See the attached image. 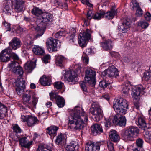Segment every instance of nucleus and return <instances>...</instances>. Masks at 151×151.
<instances>
[{
  "label": "nucleus",
  "instance_id": "nucleus-1",
  "mask_svg": "<svg viewBox=\"0 0 151 151\" xmlns=\"http://www.w3.org/2000/svg\"><path fill=\"white\" fill-rule=\"evenodd\" d=\"M88 117L81 107L76 106L72 110L69 117L68 129L72 130H80L86 126Z\"/></svg>",
  "mask_w": 151,
  "mask_h": 151
},
{
  "label": "nucleus",
  "instance_id": "nucleus-2",
  "mask_svg": "<svg viewBox=\"0 0 151 151\" xmlns=\"http://www.w3.org/2000/svg\"><path fill=\"white\" fill-rule=\"evenodd\" d=\"M53 16L49 13L44 12L41 18L37 19L36 21L37 26L33 27V29L37 32L40 31L36 35V38L41 37L44 34L46 28V26L47 24L51 22L53 20Z\"/></svg>",
  "mask_w": 151,
  "mask_h": 151
},
{
  "label": "nucleus",
  "instance_id": "nucleus-3",
  "mask_svg": "<svg viewBox=\"0 0 151 151\" xmlns=\"http://www.w3.org/2000/svg\"><path fill=\"white\" fill-rule=\"evenodd\" d=\"M36 93L30 90H26L23 96L24 105L28 108L32 109L36 108L38 99L35 96Z\"/></svg>",
  "mask_w": 151,
  "mask_h": 151
},
{
  "label": "nucleus",
  "instance_id": "nucleus-4",
  "mask_svg": "<svg viewBox=\"0 0 151 151\" xmlns=\"http://www.w3.org/2000/svg\"><path fill=\"white\" fill-rule=\"evenodd\" d=\"M139 129L137 127L131 126L122 131L121 135L125 141H133L139 134Z\"/></svg>",
  "mask_w": 151,
  "mask_h": 151
},
{
  "label": "nucleus",
  "instance_id": "nucleus-5",
  "mask_svg": "<svg viewBox=\"0 0 151 151\" xmlns=\"http://www.w3.org/2000/svg\"><path fill=\"white\" fill-rule=\"evenodd\" d=\"M113 107L117 114L124 115L126 114L127 109H129V105L126 99L121 98L114 102Z\"/></svg>",
  "mask_w": 151,
  "mask_h": 151
},
{
  "label": "nucleus",
  "instance_id": "nucleus-6",
  "mask_svg": "<svg viewBox=\"0 0 151 151\" xmlns=\"http://www.w3.org/2000/svg\"><path fill=\"white\" fill-rule=\"evenodd\" d=\"M90 113L92 115L93 119L98 121L102 117V111L97 102H93L90 109Z\"/></svg>",
  "mask_w": 151,
  "mask_h": 151
},
{
  "label": "nucleus",
  "instance_id": "nucleus-7",
  "mask_svg": "<svg viewBox=\"0 0 151 151\" xmlns=\"http://www.w3.org/2000/svg\"><path fill=\"white\" fill-rule=\"evenodd\" d=\"M46 45L48 50L52 52L57 51L58 47L60 45V42L57 38H48Z\"/></svg>",
  "mask_w": 151,
  "mask_h": 151
},
{
  "label": "nucleus",
  "instance_id": "nucleus-8",
  "mask_svg": "<svg viewBox=\"0 0 151 151\" xmlns=\"http://www.w3.org/2000/svg\"><path fill=\"white\" fill-rule=\"evenodd\" d=\"M85 73V79L86 83H88L90 85L94 86L96 83V72L92 69L88 68L86 70Z\"/></svg>",
  "mask_w": 151,
  "mask_h": 151
},
{
  "label": "nucleus",
  "instance_id": "nucleus-9",
  "mask_svg": "<svg viewBox=\"0 0 151 151\" xmlns=\"http://www.w3.org/2000/svg\"><path fill=\"white\" fill-rule=\"evenodd\" d=\"M119 73L117 69L114 66L112 65L109 66L107 69L102 72L101 76L103 79L106 80V78H107L108 77H116L118 76Z\"/></svg>",
  "mask_w": 151,
  "mask_h": 151
},
{
  "label": "nucleus",
  "instance_id": "nucleus-10",
  "mask_svg": "<svg viewBox=\"0 0 151 151\" xmlns=\"http://www.w3.org/2000/svg\"><path fill=\"white\" fill-rule=\"evenodd\" d=\"M131 95L132 98L136 100L139 99L140 94L143 95L145 92V89L142 86L133 87L132 88Z\"/></svg>",
  "mask_w": 151,
  "mask_h": 151
},
{
  "label": "nucleus",
  "instance_id": "nucleus-11",
  "mask_svg": "<svg viewBox=\"0 0 151 151\" xmlns=\"http://www.w3.org/2000/svg\"><path fill=\"white\" fill-rule=\"evenodd\" d=\"M78 75L74 70H70L66 72L65 74L64 79L67 83L75 82L78 81Z\"/></svg>",
  "mask_w": 151,
  "mask_h": 151
},
{
  "label": "nucleus",
  "instance_id": "nucleus-12",
  "mask_svg": "<svg viewBox=\"0 0 151 151\" xmlns=\"http://www.w3.org/2000/svg\"><path fill=\"white\" fill-rule=\"evenodd\" d=\"M16 90L18 95H21L24 93L25 88V81L22 78H18L16 81Z\"/></svg>",
  "mask_w": 151,
  "mask_h": 151
},
{
  "label": "nucleus",
  "instance_id": "nucleus-13",
  "mask_svg": "<svg viewBox=\"0 0 151 151\" xmlns=\"http://www.w3.org/2000/svg\"><path fill=\"white\" fill-rule=\"evenodd\" d=\"M116 114L113 118L112 122L113 124L122 127H124L126 123V119L124 116Z\"/></svg>",
  "mask_w": 151,
  "mask_h": 151
},
{
  "label": "nucleus",
  "instance_id": "nucleus-14",
  "mask_svg": "<svg viewBox=\"0 0 151 151\" xmlns=\"http://www.w3.org/2000/svg\"><path fill=\"white\" fill-rule=\"evenodd\" d=\"M50 98L52 101H54V99L56 100V104L59 107L62 108L64 106L65 100L62 97L53 93L50 95Z\"/></svg>",
  "mask_w": 151,
  "mask_h": 151
},
{
  "label": "nucleus",
  "instance_id": "nucleus-15",
  "mask_svg": "<svg viewBox=\"0 0 151 151\" xmlns=\"http://www.w3.org/2000/svg\"><path fill=\"white\" fill-rule=\"evenodd\" d=\"M25 2V0H13V4L15 11L17 12L22 11Z\"/></svg>",
  "mask_w": 151,
  "mask_h": 151
},
{
  "label": "nucleus",
  "instance_id": "nucleus-16",
  "mask_svg": "<svg viewBox=\"0 0 151 151\" xmlns=\"http://www.w3.org/2000/svg\"><path fill=\"white\" fill-rule=\"evenodd\" d=\"M12 49L8 48L3 50L0 54V59L2 62H7L10 60V53Z\"/></svg>",
  "mask_w": 151,
  "mask_h": 151
},
{
  "label": "nucleus",
  "instance_id": "nucleus-17",
  "mask_svg": "<svg viewBox=\"0 0 151 151\" xmlns=\"http://www.w3.org/2000/svg\"><path fill=\"white\" fill-rule=\"evenodd\" d=\"M131 23V22L129 19L124 20L122 24L118 27L119 32L122 33L126 32L127 29L130 27Z\"/></svg>",
  "mask_w": 151,
  "mask_h": 151
},
{
  "label": "nucleus",
  "instance_id": "nucleus-18",
  "mask_svg": "<svg viewBox=\"0 0 151 151\" xmlns=\"http://www.w3.org/2000/svg\"><path fill=\"white\" fill-rule=\"evenodd\" d=\"M56 65L61 68H63L65 64L67 62V58L60 55H56Z\"/></svg>",
  "mask_w": 151,
  "mask_h": 151
},
{
  "label": "nucleus",
  "instance_id": "nucleus-19",
  "mask_svg": "<svg viewBox=\"0 0 151 151\" xmlns=\"http://www.w3.org/2000/svg\"><path fill=\"white\" fill-rule=\"evenodd\" d=\"M100 44L101 47L106 50L111 49L113 46L112 41L109 39L104 40Z\"/></svg>",
  "mask_w": 151,
  "mask_h": 151
},
{
  "label": "nucleus",
  "instance_id": "nucleus-20",
  "mask_svg": "<svg viewBox=\"0 0 151 151\" xmlns=\"http://www.w3.org/2000/svg\"><path fill=\"white\" fill-rule=\"evenodd\" d=\"M100 147L99 145H95L94 143L88 142L86 145V151H99Z\"/></svg>",
  "mask_w": 151,
  "mask_h": 151
},
{
  "label": "nucleus",
  "instance_id": "nucleus-21",
  "mask_svg": "<svg viewBox=\"0 0 151 151\" xmlns=\"http://www.w3.org/2000/svg\"><path fill=\"white\" fill-rule=\"evenodd\" d=\"M136 123L139 127L143 130H145L148 128L145 120L142 116L139 117Z\"/></svg>",
  "mask_w": 151,
  "mask_h": 151
},
{
  "label": "nucleus",
  "instance_id": "nucleus-22",
  "mask_svg": "<svg viewBox=\"0 0 151 151\" xmlns=\"http://www.w3.org/2000/svg\"><path fill=\"white\" fill-rule=\"evenodd\" d=\"M19 144L22 146L24 147L25 148H29L30 146L32 144V141H29L26 137H22L19 140Z\"/></svg>",
  "mask_w": 151,
  "mask_h": 151
},
{
  "label": "nucleus",
  "instance_id": "nucleus-23",
  "mask_svg": "<svg viewBox=\"0 0 151 151\" xmlns=\"http://www.w3.org/2000/svg\"><path fill=\"white\" fill-rule=\"evenodd\" d=\"M91 129L94 135H96L100 134L103 132L101 126L97 124L92 125L91 127Z\"/></svg>",
  "mask_w": 151,
  "mask_h": 151
},
{
  "label": "nucleus",
  "instance_id": "nucleus-24",
  "mask_svg": "<svg viewBox=\"0 0 151 151\" xmlns=\"http://www.w3.org/2000/svg\"><path fill=\"white\" fill-rule=\"evenodd\" d=\"M21 43L20 41L18 38H13L9 44L13 49L15 50L20 47Z\"/></svg>",
  "mask_w": 151,
  "mask_h": 151
},
{
  "label": "nucleus",
  "instance_id": "nucleus-25",
  "mask_svg": "<svg viewBox=\"0 0 151 151\" xmlns=\"http://www.w3.org/2000/svg\"><path fill=\"white\" fill-rule=\"evenodd\" d=\"M59 127L55 126H52L47 129V133L51 136L55 137L57 135V131Z\"/></svg>",
  "mask_w": 151,
  "mask_h": 151
},
{
  "label": "nucleus",
  "instance_id": "nucleus-26",
  "mask_svg": "<svg viewBox=\"0 0 151 151\" xmlns=\"http://www.w3.org/2000/svg\"><path fill=\"white\" fill-rule=\"evenodd\" d=\"M109 135L111 140L114 142H118L120 140V136L116 130L110 131Z\"/></svg>",
  "mask_w": 151,
  "mask_h": 151
},
{
  "label": "nucleus",
  "instance_id": "nucleus-27",
  "mask_svg": "<svg viewBox=\"0 0 151 151\" xmlns=\"http://www.w3.org/2000/svg\"><path fill=\"white\" fill-rule=\"evenodd\" d=\"M36 64L34 62L28 61L24 65V68L28 73H31L35 68Z\"/></svg>",
  "mask_w": 151,
  "mask_h": 151
},
{
  "label": "nucleus",
  "instance_id": "nucleus-28",
  "mask_svg": "<svg viewBox=\"0 0 151 151\" xmlns=\"http://www.w3.org/2000/svg\"><path fill=\"white\" fill-rule=\"evenodd\" d=\"M40 83L43 86H49L52 83L51 78L45 76H43L39 80Z\"/></svg>",
  "mask_w": 151,
  "mask_h": 151
},
{
  "label": "nucleus",
  "instance_id": "nucleus-29",
  "mask_svg": "<svg viewBox=\"0 0 151 151\" xmlns=\"http://www.w3.org/2000/svg\"><path fill=\"white\" fill-rule=\"evenodd\" d=\"M7 112V108L6 106L0 102V119L5 117Z\"/></svg>",
  "mask_w": 151,
  "mask_h": 151
},
{
  "label": "nucleus",
  "instance_id": "nucleus-30",
  "mask_svg": "<svg viewBox=\"0 0 151 151\" xmlns=\"http://www.w3.org/2000/svg\"><path fill=\"white\" fill-rule=\"evenodd\" d=\"M33 52L36 55H42L45 54V52L42 47L35 46L32 49Z\"/></svg>",
  "mask_w": 151,
  "mask_h": 151
},
{
  "label": "nucleus",
  "instance_id": "nucleus-31",
  "mask_svg": "<svg viewBox=\"0 0 151 151\" xmlns=\"http://www.w3.org/2000/svg\"><path fill=\"white\" fill-rule=\"evenodd\" d=\"M116 14V11L112 9L110 11L107 12L106 13H105L104 16H105V18L106 19H112Z\"/></svg>",
  "mask_w": 151,
  "mask_h": 151
},
{
  "label": "nucleus",
  "instance_id": "nucleus-32",
  "mask_svg": "<svg viewBox=\"0 0 151 151\" xmlns=\"http://www.w3.org/2000/svg\"><path fill=\"white\" fill-rule=\"evenodd\" d=\"M66 139L65 134L60 133L56 137L55 142L56 144L58 145L62 142L64 141Z\"/></svg>",
  "mask_w": 151,
  "mask_h": 151
},
{
  "label": "nucleus",
  "instance_id": "nucleus-33",
  "mask_svg": "<svg viewBox=\"0 0 151 151\" xmlns=\"http://www.w3.org/2000/svg\"><path fill=\"white\" fill-rule=\"evenodd\" d=\"M38 120L36 117L29 116L28 118L27 122L28 126L31 127L38 123Z\"/></svg>",
  "mask_w": 151,
  "mask_h": 151
},
{
  "label": "nucleus",
  "instance_id": "nucleus-34",
  "mask_svg": "<svg viewBox=\"0 0 151 151\" xmlns=\"http://www.w3.org/2000/svg\"><path fill=\"white\" fill-rule=\"evenodd\" d=\"M77 144L74 141L72 142L69 145H68L66 147V150L67 151H74L76 148L78 149V146H77Z\"/></svg>",
  "mask_w": 151,
  "mask_h": 151
},
{
  "label": "nucleus",
  "instance_id": "nucleus-35",
  "mask_svg": "<svg viewBox=\"0 0 151 151\" xmlns=\"http://www.w3.org/2000/svg\"><path fill=\"white\" fill-rule=\"evenodd\" d=\"M31 12L32 14L37 16V19L40 18L42 13H44L41 9L37 7L34 8L32 10Z\"/></svg>",
  "mask_w": 151,
  "mask_h": 151
},
{
  "label": "nucleus",
  "instance_id": "nucleus-36",
  "mask_svg": "<svg viewBox=\"0 0 151 151\" xmlns=\"http://www.w3.org/2000/svg\"><path fill=\"white\" fill-rule=\"evenodd\" d=\"M104 11L103 10H100L94 14L93 19H94L100 20L101 18L104 17Z\"/></svg>",
  "mask_w": 151,
  "mask_h": 151
},
{
  "label": "nucleus",
  "instance_id": "nucleus-37",
  "mask_svg": "<svg viewBox=\"0 0 151 151\" xmlns=\"http://www.w3.org/2000/svg\"><path fill=\"white\" fill-rule=\"evenodd\" d=\"M11 3L9 1H6L4 3L3 11L5 12L9 13L11 9Z\"/></svg>",
  "mask_w": 151,
  "mask_h": 151
},
{
  "label": "nucleus",
  "instance_id": "nucleus-38",
  "mask_svg": "<svg viewBox=\"0 0 151 151\" xmlns=\"http://www.w3.org/2000/svg\"><path fill=\"white\" fill-rule=\"evenodd\" d=\"M3 26H4L5 27V29H6V31H10V35H13L14 33V29L13 28H12V29H11L10 28V24L8 23L7 22H5L4 24L3 25Z\"/></svg>",
  "mask_w": 151,
  "mask_h": 151
},
{
  "label": "nucleus",
  "instance_id": "nucleus-39",
  "mask_svg": "<svg viewBox=\"0 0 151 151\" xmlns=\"http://www.w3.org/2000/svg\"><path fill=\"white\" fill-rule=\"evenodd\" d=\"M88 41V38H78V43L82 47H85Z\"/></svg>",
  "mask_w": 151,
  "mask_h": 151
},
{
  "label": "nucleus",
  "instance_id": "nucleus-40",
  "mask_svg": "<svg viewBox=\"0 0 151 151\" xmlns=\"http://www.w3.org/2000/svg\"><path fill=\"white\" fill-rule=\"evenodd\" d=\"M19 64L17 62L13 61L11 62L9 64V68L10 70L13 72L14 70L18 66H19Z\"/></svg>",
  "mask_w": 151,
  "mask_h": 151
},
{
  "label": "nucleus",
  "instance_id": "nucleus-41",
  "mask_svg": "<svg viewBox=\"0 0 151 151\" xmlns=\"http://www.w3.org/2000/svg\"><path fill=\"white\" fill-rule=\"evenodd\" d=\"M145 140L149 143L151 142V131L145 132L144 135Z\"/></svg>",
  "mask_w": 151,
  "mask_h": 151
},
{
  "label": "nucleus",
  "instance_id": "nucleus-42",
  "mask_svg": "<svg viewBox=\"0 0 151 151\" xmlns=\"http://www.w3.org/2000/svg\"><path fill=\"white\" fill-rule=\"evenodd\" d=\"M53 85L54 88L58 90L62 89L64 86V84L60 81H58L54 82Z\"/></svg>",
  "mask_w": 151,
  "mask_h": 151
},
{
  "label": "nucleus",
  "instance_id": "nucleus-43",
  "mask_svg": "<svg viewBox=\"0 0 151 151\" xmlns=\"http://www.w3.org/2000/svg\"><path fill=\"white\" fill-rule=\"evenodd\" d=\"M13 72L19 75V76H21L23 73V71L22 68L20 66H18L16 69L14 70Z\"/></svg>",
  "mask_w": 151,
  "mask_h": 151
},
{
  "label": "nucleus",
  "instance_id": "nucleus-44",
  "mask_svg": "<svg viewBox=\"0 0 151 151\" xmlns=\"http://www.w3.org/2000/svg\"><path fill=\"white\" fill-rule=\"evenodd\" d=\"M149 25V24L144 20L139 21L138 23V26L141 27L142 28L145 29L147 28Z\"/></svg>",
  "mask_w": 151,
  "mask_h": 151
},
{
  "label": "nucleus",
  "instance_id": "nucleus-45",
  "mask_svg": "<svg viewBox=\"0 0 151 151\" xmlns=\"http://www.w3.org/2000/svg\"><path fill=\"white\" fill-rule=\"evenodd\" d=\"M81 38H82V37L83 38H91V35L89 32V30L88 29H87L85 32L81 33L79 34Z\"/></svg>",
  "mask_w": 151,
  "mask_h": 151
},
{
  "label": "nucleus",
  "instance_id": "nucleus-46",
  "mask_svg": "<svg viewBox=\"0 0 151 151\" xmlns=\"http://www.w3.org/2000/svg\"><path fill=\"white\" fill-rule=\"evenodd\" d=\"M103 80V81L100 82L99 85L100 87L105 88H106L108 85H110V83L108 82L106 78V80Z\"/></svg>",
  "mask_w": 151,
  "mask_h": 151
},
{
  "label": "nucleus",
  "instance_id": "nucleus-47",
  "mask_svg": "<svg viewBox=\"0 0 151 151\" xmlns=\"http://www.w3.org/2000/svg\"><path fill=\"white\" fill-rule=\"evenodd\" d=\"M130 88L128 86H124L122 90V92L124 94L127 95L129 91Z\"/></svg>",
  "mask_w": 151,
  "mask_h": 151
},
{
  "label": "nucleus",
  "instance_id": "nucleus-48",
  "mask_svg": "<svg viewBox=\"0 0 151 151\" xmlns=\"http://www.w3.org/2000/svg\"><path fill=\"white\" fill-rule=\"evenodd\" d=\"M107 146L109 151H115L114 150V144L110 141H109L107 142Z\"/></svg>",
  "mask_w": 151,
  "mask_h": 151
},
{
  "label": "nucleus",
  "instance_id": "nucleus-49",
  "mask_svg": "<svg viewBox=\"0 0 151 151\" xmlns=\"http://www.w3.org/2000/svg\"><path fill=\"white\" fill-rule=\"evenodd\" d=\"M132 8L137 9L139 7V3L135 0H132L131 1Z\"/></svg>",
  "mask_w": 151,
  "mask_h": 151
},
{
  "label": "nucleus",
  "instance_id": "nucleus-50",
  "mask_svg": "<svg viewBox=\"0 0 151 151\" xmlns=\"http://www.w3.org/2000/svg\"><path fill=\"white\" fill-rule=\"evenodd\" d=\"M65 37V33L63 31H60L57 32L55 35V38H60Z\"/></svg>",
  "mask_w": 151,
  "mask_h": 151
},
{
  "label": "nucleus",
  "instance_id": "nucleus-51",
  "mask_svg": "<svg viewBox=\"0 0 151 151\" xmlns=\"http://www.w3.org/2000/svg\"><path fill=\"white\" fill-rule=\"evenodd\" d=\"M136 142L137 146L139 147H142L143 143V141L142 139L140 138H139L137 139Z\"/></svg>",
  "mask_w": 151,
  "mask_h": 151
},
{
  "label": "nucleus",
  "instance_id": "nucleus-52",
  "mask_svg": "<svg viewBox=\"0 0 151 151\" xmlns=\"http://www.w3.org/2000/svg\"><path fill=\"white\" fill-rule=\"evenodd\" d=\"M151 76V73L148 72H146L144 73V77L146 81L149 80Z\"/></svg>",
  "mask_w": 151,
  "mask_h": 151
},
{
  "label": "nucleus",
  "instance_id": "nucleus-53",
  "mask_svg": "<svg viewBox=\"0 0 151 151\" xmlns=\"http://www.w3.org/2000/svg\"><path fill=\"white\" fill-rule=\"evenodd\" d=\"M112 118H109V119H108L107 120L106 119V122L105 123V126L106 127H110L111 125V121L112 122Z\"/></svg>",
  "mask_w": 151,
  "mask_h": 151
},
{
  "label": "nucleus",
  "instance_id": "nucleus-54",
  "mask_svg": "<svg viewBox=\"0 0 151 151\" xmlns=\"http://www.w3.org/2000/svg\"><path fill=\"white\" fill-rule=\"evenodd\" d=\"M82 59L83 62L86 63H88V56L86 54H84L82 56Z\"/></svg>",
  "mask_w": 151,
  "mask_h": 151
},
{
  "label": "nucleus",
  "instance_id": "nucleus-55",
  "mask_svg": "<svg viewBox=\"0 0 151 151\" xmlns=\"http://www.w3.org/2000/svg\"><path fill=\"white\" fill-rule=\"evenodd\" d=\"M50 55H47L43 57L42 58V61L45 63H48V60L50 58Z\"/></svg>",
  "mask_w": 151,
  "mask_h": 151
},
{
  "label": "nucleus",
  "instance_id": "nucleus-56",
  "mask_svg": "<svg viewBox=\"0 0 151 151\" xmlns=\"http://www.w3.org/2000/svg\"><path fill=\"white\" fill-rule=\"evenodd\" d=\"M13 129L16 133H20L21 132L20 128L17 125H15L13 127Z\"/></svg>",
  "mask_w": 151,
  "mask_h": 151
},
{
  "label": "nucleus",
  "instance_id": "nucleus-57",
  "mask_svg": "<svg viewBox=\"0 0 151 151\" xmlns=\"http://www.w3.org/2000/svg\"><path fill=\"white\" fill-rule=\"evenodd\" d=\"M14 29V32L15 33H14V34L13 35H14L16 34L17 33H20L23 31V29L22 28H21L20 27H17L16 30H15V29Z\"/></svg>",
  "mask_w": 151,
  "mask_h": 151
},
{
  "label": "nucleus",
  "instance_id": "nucleus-58",
  "mask_svg": "<svg viewBox=\"0 0 151 151\" xmlns=\"http://www.w3.org/2000/svg\"><path fill=\"white\" fill-rule=\"evenodd\" d=\"M93 15L94 14H92V11L90 10L88 12L86 16L88 19L91 20L92 17L93 18Z\"/></svg>",
  "mask_w": 151,
  "mask_h": 151
},
{
  "label": "nucleus",
  "instance_id": "nucleus-59",
  "mask_svg": "<svg viewBox=\"0 0 151 151\" xmlns=\"http://www.w3.org/2000/svg\"><path fill=\"white\" fill-rule=\"evenodd\" d=\"M137 9L136 14L137 16H141L143 14V11L140 8H139Z\"/></svg>",
  "mask_w": 151,
  "mask_h": 151
},
{
  "label": "nucleus",
  "instance_id": "nucleus-60",
  "mask_svg": "<svg viewBox=\"0 0 151 151\" xmlns=\"http://www.w3.org/2000/svg\"><path fill=\"white\" fill-rule=\"evenodd\" d=\"M144 17L147 21H150L151 19V15L149 12L146 13L144 15Z\"/></svg>",
  "mask_w": 151,
  "mask_h": 151
},
{
  "label": "nucleus",
  "instance_id": "nucleus-61",
  "mask_svg": "<svg viewBox=\"0 0 151 151\" xmlns=\"http://www.w3.org/2000/svg\"><path fill=\"white\" fill-rule=\"evenodd\" d=\"M81 88L83 91L86 92V91L87 88L86 86L85 83L84 82H82L80 83Z\"/></svg>",
  "mask_w": 151,
  "mask_h": 151
},
{
  "label": "nucleus",
  "instance_id": "nucleus-62",
  "mask_svg": "<svg viewBox=\"0 0 151 151\" xmlns=\"http://www.w3.org/2000/svg\"><path fill=\"white\" fill-rule=\"evenodd\" d=\"M11 56L12 58L14 60H18L19 59V58L18 55L14 53H12Z\"/></svg>",
  "mask_w": 151,
  "mask_h": 151
},
{
  "label": "nucleus",
  "instance_id": "nucleus-63",
  "mask_svg": "<svg viewBox=\"0 0 151 151\" xmlns=\"http://www.w3.org/2000/svg\"><path fill=\"white\" fill-rule=\"evenodd\" d=\"M29 116V115H22L21 117V119L24 122H27V120Z\"/></svg>",
  "mask_w": 151,
  "mask_h": 151
},
{
  "label": "nucleus",
  "instance_id": "nucleus-64",
  "mask_svg": "<svg viewBox=\"0 0 151 151\" xmlns=\"http://www.w3.org/2000/svg\"><path fill=\"white\" fill-rule=\"evenodd\" d=\"M36 151H47L44 150L43 148L42 147L40 146H39L38 147V148L37 150Z\"/></svg>",
  "mask_w": 151,
  "mask_h": 151
}]
</instances>
